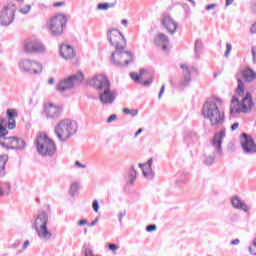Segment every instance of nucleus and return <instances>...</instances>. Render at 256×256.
<instances>
[{"mask_svg": "<svg viewBox=\"0 0 256 256\" xmlns=\"http://www.w3.org/2000/svg\"><path fill=\"white\" fill-rule=\"evenodd\" d=\"M89 85L98 91H102L99 93V99L103 105H112L117 99V92L111 90V82L107 76L103 74L96 75L89 80Z\"/></svg>", "mask_w": 256, "mask_h": 256, "instance_id": "nucleus-1", "label": "nucleus"}, {"mask_svg": "<svg viewBox=\"0 0 256 256\" xmlns=\"http://www.w3.org/2000/svg\"><path fill=\"white\" fill-rule=\"evenodd\" d=\"M222 104L223 100H221V98H215L205 102L202 107L204 119H208L211 127H214V129H219V127L225 123V113L219 110V105Z\"/></svg>", "mask_w": 256, "mask_h": 256, "instance_id": "nucleus-2", "label": "nucleus"}, {"mask_svg": "<svg viewBox=\"0 0 256 256\" xmlns=\"http://www.w3.org/2000/svg\"><path fill=\"white\" fill-rule=\"evenodd\" d=\"M5 123L7 120L0 118V145L5 149H12L16 151H23L27 144H25V140L15 137V136H7L9 135V131L5 128Z\"/></svg>", "mask_w": 256, "mask_h": 256, "instance_id": "nucleus-3", "label": "nucleus"}, {"mask_svg": "<svg viewBox=\"0 0 256 256\" xmlns=\"http://www.w3.org/2000/svg\"><path fill=\"white\" fill-rule=\"evenodd\" d=\"M48 224L49 214H47L45 211L38 214L32 224V229L35 230L40 241H44L45 243L53 239V232L49 229V227H47Z\"/></svg>", "mask_w": 256, "mask_h": 256, "instance_id": "nucleus-4", "label": "nucleus"}, {"mask_svg": "<svg viewBox=\"0 0 256 256\" xmlns=\"http://www.w3.org/2000/svg\"><path fill=\"white\" fill-rule=\"evenodd\" d=\"M225 136V129H222L218 133L214 134V137L211 140V146L208 149L209 153L204 155V163L206 165H213V163H215L216 155H221L223 153V148L221 145H223Z\"/></svg>", "mask_w": 256, "mask_h": 256, "instance_id": "nucleus-5", "label": "nucleus"}, {"mask_svg": "<svg viewBox=\"0 0 256 256\" xmlns=\"http://www.w3.org/2000/svg\"><path fill=\"white\" fill-rule=\"evenodd\" d=\"M77 129H79L77 121L63 119L56 124L54 133L58 137L59 141L65 142L67 139H71V137L77 133Z\"/></svg>", "mask_w": 256, "mask_h": 256, "instance_id": "nucleus-6", "label": "nucleus"}, {"mask_svg": "<svg viewBox=\"0 0 256 256\" xmlns=\"http://www.w3.org/2000/svg\"><path fill=\"white\" fill-rule=\"evenodd\" d=\"M34 145L41 157H53L57 151L55 142L45 133H39L34 141Z\"/></svg>", "mask_w": 256, "mask_h": 256, "instance_id": "nucleus-7", "label": "nucleus"}, {"mask_svg": "<svg viewBox=\"0 0 256 256\" xmlns=\"http://www.w3.org/2000/svg\"><path fill=\"white\" fill-rule=\"evenodd\" d=\"M253 107H255V103H253L251 93H246L245 97H243L241 101H239V98L236 96H233L230 104V114L251 113Z\"/></svg>", "mask_w": 256, "mask_h": 256, "instance_id": "nucleus-8", "label": "nucleus"}, {"mask_svg": "<svg viewBox=\"0 0 256 256\" xmlns=\"http://www.w3.org/2000/svg\"><path fill=\"white\" fill-rule=\"evenodd\" d=\"M111 63L115 67H127L129 63H133V54L125 51V47H117L111 55Z\"/></svg>", "mask_w": 256, "mask_h": 256, "instance_id": "nucleus-9", "label": "nucleus"}, {"mask_svg": "<svg viewBox=\"0 0 256 256\" xmlns=\"http://www.w3.org/2000/svg\"><path fill=\"white\" fill-rule=\"evenodd\" d=\"M83 79H85V76L81 72H77L76 74L60 80L56 85V90H58L59 93L71 91V89H73L76 85L83 83Z\"/></svg>", "mask_w": 256, "mask_h": 256, "instance_id": "nucleus-10", "label": "nucleus"}, {"mask_svg": "<svg viewBox=\"0 0 256 256\" xmlns=\"http://www.w3.org/2000/svg\"><path fill=\"white\" fill-rule=\"evenodd\" d=\"M15 13H17V4L10 0L0 11L1 27H9L15 21Z\"/></svg>", "mask_w": 256, "mask_h": 256, "instance_id": "nucleus-11", "label": "nucleus"}, {"mask_svg": "<svg viewBox=\"0 0 256 256\" xmlns=\"http://www.w3.org/2000/svg\"><path fill=\"white\" fill-rule=\"evenodd\" d=\"M18 67L22 73L29 75H41L43 73V64L37 60L23 58L18 62Z\"/></svg>", "mask_w": 256, "mask_h": 256, "instance_id": "nucleus-12", "label": "nucleus"}, {"mask_svg": "<svg viewBox=\"0 0 256 256\" xmlns=\"http://www.w3.org/2000/svg\"><path fill=\"white\" fill-rule=\"evenodd\" d=\"M241 77H243V79L248 83H251L256 80V72L253 71V69L251 68H247L242 71L241 74H236V80L238 82L236 93L238 97H243V95H245V83L243 82Z\"/></svg>", "mask_w": 256, "mask_h": 256, "instance_id": "nucleus-13", "label": "nucleus"}, {"mask_svg": "<svg viewBox=\"0 0 256 256\" xmlns=\"http://www.w3.org/2000/svg\"><path fill=\"white\" fill-rule=\"evenodd\" d=\"M67 25V17L63 14H57L50 20L49 29L52 35H61Z\"/></svg>", "mask_w": 256, "mask_h": 256, "instance_id": "nucleus-14", "label": "nucleus"}, {"mask_svg": "<svg viewBox=\"0 0 256 256\" xmlns=\"http://www.w3.org/2000/svg\"><path fill=\"white\" fill-rule=\"evenodd\" d=\"M181 69L183 70V78L179 82V89H185V87H189V83H191V75H199V70L195 66H188L187 64H181Z\"/></svg>", "mask_w": 256, "mask_h": 256, "instance_id": "nucleus-15", "label": "nucleus"}, {"mask_svg": "<svg viewBox=\"0 0 256 256\" xmlns=\"http://www.w3.org/2000/svg\"><path fill=\"white\" fill-rule=\"evenodd\" d=\"M23 51L24 53L29 54L45 53V45H43V43L38 39L32 38L24 43Z\"/></svg>", "mask_w": 256, "mask_h": 256, "instance_id": "nucleus-16", "label": "nucleus"}, {"mask_svg": "<svg viewBox=\"0 0 256 256\" xmlns=\"http://www.w3.org/2000/svg\"><path fill=\"white\" fill-rule=\"evenodd\" d=\"M241 147L245 155H255L256 153V144L253 137L247 133H242L241 135Z\"/></svg>", "mask_w": 256, "mask_h": 256, "instance_id": "nucleus-17", "label": "nucleus"}, {"mask_svg": "<svg viewBox=\"0 0 256 256\" xmlns=\"http://www.w3.org/2000/svg\"><path fill=\"white\" fill-rule=\"evenodd\" d=\"M107 37L110 45L115 47V49H117V47H123L121 43H125V36H123L117 29L109 30L107 32Z\"/></svg>", "mask_w": 256, "mask_h": 256, "instance_id": "nucleus-18", "label": "nucleus"}, {"mask_svg": "<svg viewBox=\"0 0 256 256\" xmlns=\"http://www.w3.org/2000/svg\"><path fill=\"white\" fill-rule=\"evenodd\" d=\"M61 113H63V108H61V106H56L52 103L44 106V114L47 119H59Z\"/></svg>", "mask_w": 256, "mask_h": 256, "instance_id": "nucleus-19", "label": "nucleus"}, {"mask_svg": "<svg viewBox=\"0 0 256 256\" xmlns=\"http://www.w3.org/2000/svg\"><path fill=\"white\" fill-rule=\"evenodd\" d=\"M162 27H164L165 30L170 33V35H175L177 33V28L179 27V24L171 18L168 14H164L161 19Z\"/></svg>", "mask_w": 256, "mask_h": 256, "instance_id": "nucleus-20", "label": "nucleus"}, {"mask_svg": "<svg viewBox=\"0 0 256 256\" xmlns=\"http://www.w3.org/2000/svg\"><path fill=\"white\" fill-rule=\"evenodd\" d=\"M138 167L141 168L144 177L148 181H153L155 179V171H153V158H150L146 163L139 164Z\"/></svg>", "mask_w": 256, "mask_h": 256, "instance_id": "nucleus-21", "label": "nucleus"}, {"mask_svg": "<svg viewBox=\"0 0 256 256\" xmlns=\"http://www.w3.org/2000/svg\"><path fill=\"white\" fill-rule=\"evenodd\" d=\"M145 73H147V70L141 69L139 74L135 72L130 73V77L133 81H135V83H141V85L144 87H149V85L153 83V78L151 77L150 79L141 82V79H143V75H145Z\"/></svg>", "mask_w": 256, "mask_h": 256, "instance_id": "nucleus-22", "label": "nucleus"}, {"mask_svg": "<svg viewBox=\"0 0 256 256\" xmlns=\"http://www.w3.org/2000/svg\"><path fill=\"white\" fill-rule=\"evenodd\" d=\"M154 43L157 47H161L162 51H167L169 47V37L163 33H159L154 38Z\"/></svg>", "mask_w": 256, "mask_h": 256, "instance_id": "nucleus-23", "label": "nucleus"}, {"mask_svg": "<svg viewBox=\"0 0 256 256\" xmlns=\"http://www.w3.org/2000/svg\"><path fill=\"white\" fill-rule=\"evenodd\" d=\"M60 55L63 59L69 61V59L75 57V50L70 45L62 44L60 46Z\"/></svg>", "mask_w": 256, "mask_h": 256, "instance_id": "nucleus-24", "label": "nucleus"}, {"mask_svg": "<svg viewBox=\"0 0 256 256\" xmlns=\"http://www.w3.org/2000/svg\"><path fill=\"white\" fill-rule=\"evenodd\" d=\"M232 206L234 209H239L240 211H244V213H249V210L251 209L245 201L241 199L239 196H235L231 200Z\"/></svg>", "mask_w": 256, "mask_h": 256, "instance_id": "nucleus-25", "label": "nucleus"}, {"mask_svg": "<svg viewBox=\"0 0 256 256\" xmlns=\"http://www.w3.org/2000/svg\"><path fill=\"white\" fill-rule=\"evenodd\" d=\"M8 117V129H15L17 127V123L15 122V117H17V110L8 109L6 111Z\"/></svg>", "mask_w": 256, "mask_h": 256, "instance_id": "nucleus-26", "label": "nucleus"}, {"mask_svg": "<svg viewBox=\"0 0 256 256\" xmlns=\"http://www.w3.org/2000/svg\"><path fill=\"white\" fill-rule=\"evenodd\" d=\"M184 141L188 146L195 145L199 141V135L194 131H188L184 137Z\"/></svg>", "mask_w": 256, "mask_h": 256, "instance_id": "nucleus-27", "label": "nucleus"}, {"mask_svg": "<svg viewBox=\"0 0 256 256\" xmlns=\"http://www.w3.org/2000/svg\"><path fill=\"white\" fill-rule=\"evenodd\" d=\"M7 161H9L8 155L0 156V177H5V165H7Z\"/></svg>", "mask_w": 256, "mask_h": 256, "instance_id": "nucleus-28", "label": "nucleus"}, {"mask_svg": "<svg viewBox=\"0 0 256 256\" xmlns=\"http://www.w3.org/2000/svg\"><path fill=\"white\" fill-rule=\"evenodd\" d=\"M32 5L31 4H20L19 5V9L18 12L21 15H29V13H31V9H32Z\"/></svg>", "mask_w": 256, "mask_h": 256, "instance_id": "nucleus-29", "label": "nucleus"}, {"mask_svg": "<svg viewBox=\"0 0 256 256\" xmlns=\"http://www.w3.org/2000/svg\"><path fill=\"white\" fill-rule=\"evenodd\" d=\"M136 179H137V171L135 170V167L132 166L128 173V185H133Z\"/></svg>", "mask_w": 256, "mask_h": 256, "instance_id": "nucleus-30", "label": "nucleus"}, {"mask_svg": "<svg viewBox=\"0 0 256 256\" xmlns=\"http://www.w3.org/2000/svg\"><path fill=\"white\" fill-rule=\"evenodd\" d=\"M201 51H203V42L196 40L195 42V57L199 59L201 57Z\"/></svg>", "mask_w": 256, "mask_h": 256, "instance_id": "nucleus-31", "label": "nucleus"}, {"mask_svg": "<svg viewBox=\"0 0 256 256\" xmlns=\"http://www.w3.org/2000/svg\"><path fill=\"white\" fill-rule=\"evenodd\" d=\"M111 7H115V4L99 3L97 5L98 11H107V9H110Z\"/></svg>", "mask_w": 256, "mask_h": 256, "instance_id": "nucleus-32", "label": "nucleus"}, {"mask_svg": "<svg viewBox=\"0 0 256 256\" xmlns=\"http://www.w3.org/2000/svg\"><path fill=\"white\" fill-rule=\"evenodd\" d=\"M123 113L125 115H132V117H137V115H139V110H131L129 108H124Z\"/></svg>", "mask_w": 256, "mask_h": 256, "instance_id": "nucleus-33", "label": "nucleus"}, {"mask_svg": "<svg viewBox=\"0 0 256 256\" xmlns=\"http://www.w3.org/2000/svg\"><path fill=\"white\" fill-rule=\"evenodd\" d=\"M77 191H79V183L74 182L70 187V193L72 196H75V193H77Z\"/></svg>", "mask_w": 256, "mask_h": 256, "instance_id": "nucleus-34", "label": "nucleus"}, {"mask_svg": "<svg viewBox=\"0 0 256 256\" xmlns=\"http://www.w3.org/2000/svg\"><path fill=\"white\" fill-rule=\"evenodd\" d=\"M249 252L256 256V237L254 238L252 245L249 247Z\"/></svg>", "mask_w": 256, "mask_h": 256, "instance_id": "nucleus-35", "label": "nucleus"}, {"mask_svg": "<svg viewBox=\"0 0 256 256\" xmlns=\"http://www.w3.org/2000/svg\"><path fill=\"white\" fill-rule=\"evenodd\" d=\"M231 51H233V46L231 45V43H227L224 56L229 57V55H231Z\"/></svg>", "mask_w": 256, "mask_h": 256, "instance_id": "nucleus-36", "label": "nucleus"}, {"mask_svg": "<svg viewBox=\"0 0 256 256\" xmlns=\"http://www.w3.org/2000/svg\"><path fill=\"white\" fill-rule=\"evenodd\" d=\"M146 231H147V233H151L153 231H157V225L150 224V225L146 226Z\"/></svg>", "mask_w": 256, "mask_h": 256, "instance_id": "nucleus-37", "label": "nucleus"}, {"mask_svg": "<svg viewBox=\"0 0 256 256\" xmlns=\"http://www.w3.org/2000/svg\"><path fill=\"white\" fill-rule=\"evenodd\" d=\"M92 209L95 211V213L99 212V201L94 200L92 203Z\"/></svg>", "mask_w": 256, "mask_h": 256, "instance_id": "nucleus-38", "label": "nucleus"}, {"mask_svg": "<svg viewBox=\"0 0 256 256\" xmlns=\"http://www.w3.org/2000/svg\"><path fill=\"white\" fill-rule=\"evenodd\" d=\"M251 53H252V61L254 65H256V45L252 47Z\"/></svg>", "mask_w": 256, "mask_h": 256, "instance_id": "nucleus-39", "label": "nucleus"}, {"mask_svg": "<svg viewBox=\"0 0 256 256\" xmlns=\"http://www.w3.org/2000/svg\"><path fill=\"white\" fill-rule=\"evenodd\" d=\"M78 227H83L85 225H89V221L87 219H81L80 221L77 222Z\"/></svg>", "mask_w": 256, "mask_h": 256, "instance_id": "nucleus-40", "label": "nucleus"}, {"mask_svg": "<svg viewBox=\"0 0 256 256\" xmlns=\"http://www.w3.org/2000/svg\"><path fill=\"white\" fill-rule=\"evenodd\" d=\"M108 249L110 251H117L119 249V245H117V244H108Z\"/></svg>", "mask_w": 256, "mask_h": 256, "instance_id": "nucleus-41", "label": "nucleus"}, {"mask_svg": "<svg viewBox=\"0 0 256 256\" xmlns=\"http://www.w3.org/2000/svg\"><path fill=\"white\" fill-rule=\"evenodd\" d=\"M75 167H78L79 169H87V165L81 164V162H79V160H77L75 162Z\"/></svg>", "mask_w": 256, "mask_h": 256, "instance_id": "nucleus-42", "label": "nucleus"}, {"mask_svg": "<svg viewBox=\"0 0 256 256\" xmlns=\"http://www.w3.org/2000/svg\"><path fill=\"white\" fill-rule=\"evenodd\" d=\"M127 215V212L124 210L118 214L119 223H122L123 217Z\"/></svg>", "mask_w": 256, "mask_h": 256, "instance_id": "nucleus-43", "label": "nucleus"}, {"mask_svg": "<svg viewBox=\"0 0 256 256\" xmlns=\"http://www.w3.org/2000/svg\"><path fill=\"white\" fill-rule=\"evenodd\" d=\"M84 256H94L93 255V250H91V248H85Z\"/></svg>", "mask_w": 256, "mask_h": 256, "instance_id": "nucleus-44", "label": "nucleus"}, {"mask_svg": "<svg viewBox=\"0 0 256 256\" xmlns=\"http://www.w3.org/2000/svg\"><path fill=\"white\" fill-rule=\"evenodd\" d=\"M165 93V84L161 86L160 92L158 94V99H161L163 97V94Z\"/></svg>", "mask_w": 256, "mask_h": 256, "instance_id": "nucleus-45", "label": "nucleus"}, {"mask_svg": "<svg viewBox=\"0 0 256 256\" xmlns=\"http://www.w3.org/2000/svg\"><path fill=\"white\" fill-rule=\"evenodd\" d=\"M115 119H117V116L115 114H112L108 117L107 123H113V121H115Z\"/></svg>", "mask_w": 256, "mask_h": 256, "instance_id": "nucleus-46", "label": "nucleus"}, {"mask_svg": "<svg viewBox=\"0 0 256 256\" xmlns=\"http://www.w3.org/2000/svg\"><path fill=\"white\" fill-rule=\"evenodd\" d=\"M237 129H239V122H236L231 126V131H237Z\"/></svg>", "mask_w": 256, "mask_h": 256, "instance_id": "nucleus-47", "label": "nucleus"}, {"mask_svg": "<svg viewBox=\"0 0 256 256\" xmlns=\"http://www.w3.org/2000/svg\"><path fill=\"white\" fill-rule=\"evenodd\" d=\"M99 222V218H96L95 220H93L89 225V227H95L97 225V223Z\"/></svg>", "mask_w": 256, "mask_h": 256, "instance_id": "nucleus-48", "label": "nucleus"}, {"mask_svg": "<svg viewBox=\"0 0 256 256\" xmlns=\"http://www.w3.org/2000/svg\"><path fill=\"white\" fill-rule=\"evenodd\" d=\"M20 245H21V241L17 240L16 242H14V243L12 244V248H13V249H17V247H19Z\"/></svg>", "mask_w": 256, "mask_h": 256, "instance_id": "nucleus-49", "label": "nucleus"}, {"mask_svg": "<svg viewBox=\"0 0 256 256\" xmlns=\"http://www.w3.org/2000/svg\"><path fill=\"white\" fill-rule=\"evenodd\" d=\"M214 7H217V4H210L206 6V11H211Z\"/></svg>", "mask_w": 256, "mask_h": 256, "instance_id": "nucleus-50", "label": "nucleus"}, {"mask_svg": "<svg viewBox=\"0 0 256 256\" xmlns=\"http://www.w3.org/2000/svg\"><path fill=\"white\" fill-rule=\"evenodd\" d=\"M250 32H251L252 34H255V33H256V22L251 26Z\"/></svg>", "mask_w": 256, "mask_h": 256, "instance_id": "nucleus-51", "label": "nucleus"}, {"mask_svg": "<svg viewBox=\"0 0 256 256\" xmlns=\"http://www.w3.org/2000/svg\"><path fill=\"white\" fill-rule=\"evenodd\" d=\"M239 243H241V241L239 240V238H236L234 240L231 241V245H239Z\"/></svg>", "mask_w": 256, "mask_h": 256, "instance_id": "nucleus-52", "label": "nucleus"}, {"mask_svg": "<svg viewBox=\"0 0 256 256\" xmlns=\"http://www.w3.org/2000/svg\"><path fill=\"white\" fill-rule=\"evenodd\" d=\"M142 133H143V128H140V129L137 130L134 137H139V135H141Z\"/></svg>", "mask_w": 256, "mask_h": 256, "instance_id": "nucleus-53", "label": "nucleus"}, {"mask_svg": "<svg viewBox=\"0 0 256 256\" xmlns=\"http://www.w3.org/2000/svg\"><path fill=\"white\" fill-rule=\"evenodd\" d=\"M65 5V2H56L54 3V7H63Z\"/></svg>", "mask_w": 256, "mask_h": 256, "instance_id": "nucleus-54", "label": "nucleus"}, {"mask_svg": "<svg viewBox=\"0 0 256 256\" xmlns=\"http://www.w3.org/2000/svg\"><path fill=\"white\" fill-rule=\"evenodd\" d=\"M29 245H30L29 240H26V241L24 242V244H23V250L27 249V247H29Z\"/></svg>", "mask_w": 256, "mask_h": 256, "instance_id": "nucleus-55", "label": "nucleus"}, {"mask_svg": "<svg viewBox=\"0 0 256 256\" xmlns=\"http://www.w3.org/2000/svg\"><path fill=\"white\" fill-rule=\"evenodd\" d=\"M55 84V78H50L49 80H48V85H54Z\"/></svg>", "mask_w": 256, "mask_h": 256, "instance_id": "nucleus-56", "label": "nucleus"}, {"mask_svg": "<svg viewBox=\"0 0 256 256\" xmlns=\"http://www.w3.org/2000/svg\"><path fill=\"white\" fill-rule=\"evenodd\" d=\"M233 1L234 0H226V3H225L226 7H229V5H233Z\"/></svg>", "mask_w": 256, "mask_h": 256, "instance_id": "nucleus-57", "label": "nucleus"}, {"mask_svg": "<svg viewBox=\"0 0 256 256\" xmlns=\"http://www.w3.org/2000/svg\"><path fill=\"white\" fill-rule=\"evenodd\" d=\"M127 23H128L127 19H123L121 21V25H124V27H127Z\"/></svg>", "mask_w": 256, "mask_h": 256, "instance_id": "nucleus-58", "label": "nucleus"}, {"mask_svg": "<svg viewBox=\"0 0 256 256\" xmlns=\"http://www.w3.org/2000/svg\"><path fill=\"white\" fill-rule=\"evenodd\" d=\"M185 181H186L185 177H182V178L179 180L180 183H185Z\"/></svg>", "mask_w": 256, "mask_h": 256, "instance_id": "nucleus-59", "label": "nucleus"}, {"mask_svg": "<svg viewBox=\"0 0 256 256\" xmlns=\"http://www.w3.org/2000/svg\"><path fill=\"white\" fill-rule=\"evenodd\" d=\"M189 3H192V5H195V0H188Z\"/></svg>", "mask_w": 256, "mask_h": 256, "instance_id": "nucleus-60", "label": "nucleus"}, {"mask_svg": "<svg viewBox=\"0 0 256 256\" xmlns=\"http://www.w3.org/2000/svg\"><path fill=\"white\" fill-rule=\"evenodd\" d=\"M3 195V189L0 187V197Z\"/></svg>", "mask_w": 256, "mask_h": 256, "instance_id": "nucleus-61", "label": "nucleus"}, {"mask_svg": "<svg viewBox=\"0 0 256 256\" xmlns=\"http://www.w3.org/2000/svg\"><path fill=\"white\" fill-rule=\"evenodd\" d=\"M84 235H87V228L84 229Z\"/></svg>", "mask_w": 256, "mask_h": 256, "instance_id": "nucleus-62", "label": "nucleus"}, {"mask_svg": "<svg viewBox=\"0 0 256 256\" xmlns=\"http://www.w3.org/2000/svg\"><path fill=\"white\" fill-rule=\"evenodd\" d=\"M214 77H217V74H214Z\"/></svg>", "mask_w": 256, "mask_h": 256, "instance_id": "nucleus-63", "label": "nucleus"}]
</instances>
